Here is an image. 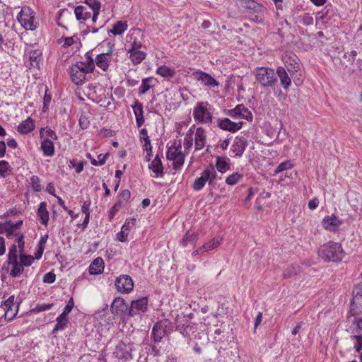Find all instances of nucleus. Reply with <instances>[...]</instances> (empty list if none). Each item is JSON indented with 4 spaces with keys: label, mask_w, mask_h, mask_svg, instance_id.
<instances>
[{
    "label": "nucleus",
    "mask_w": 362,
    "mask_h": 362,
    "mask_svg": "<svg viewBox=\"0 0 362 362\" xmlns=\"http://www.w3.org/2000/svg\"><path fill=\"white\" fill-rule=\"evenodd\" d=\"M35 12L29 6H23L17 16L18 21L21 19L34 18Z\"/></svg>",
    "instance_id": "36"
},
{
    "label": "nucleus",
    "mask_w": 362,
    "mask_h": 362,
    "mask_svg": "<svg viewBox=\"0 0 362 362\" xmlns=\"http://www.w3.org/2000/svg\"><path fill=\"white\" fill-rule=\"evenodd\" d=\"M247 139L243 136H236L230 147V151L233 153L232 156L240 157L243 154L247 146Z\"/></svg>",
    "instance_id": "13"
},
{
    "label": "nucleus",
    "mask_w": 362,
    "mask_h": 362,
    "mask_svg": "<svg viewBox=\"0 0 362 362\" xmlns=\"http://www.w3.org/2000/svg\"><path fill=\"white\" fill-rule=\"evenodd\" d=\"M243 125L241 121L233 122L227 117L218 118L217 119V126L222 130L235 133L239 131Z\"/></svg>",
    "instance_id": "9"
},
{
    "label": "nucleus",
    "mask_w": 362,
    "mask_h": 362,
    "mask_svg": "<svg viewBox=\"0 0 362 362\" xmlns=\"http://www.w3.org/2000/svg\"><path fill=\"white\" fill-rule=\"evenodd\" d=\"M104 270V261L101 257L95 259L89 266V273L96 275L103 273Z\"/></svg>",
    "instance_id": "23"
},
{
    "label": "nucleus",
    "mask_w": 362,
    "mask_h": 362,
    "mask_svg": "<svg viewBox=\"0 0 362 362\" xmlns=\"http://www.w3.org/2000/svg\"><path fill=\"white\" fill-rule=\"evenodd\" d=\"M132 107L136 117L137 126L141 127L144 122L143 117L142 104L139 102H136L135 104L132 106Z\"/></svg>",
    "instance_id": "28"
},
{
    "label": "nucleus",
    "mask_w": 362,
    "mask_h": 362,
    "mask_svg": "<svg viewBox=\"0 0 362 362\" xmlns=\"http://www.w3.org/2000/svg\"><path fill=\"white\" fill-rule=\"evenodd\" d=\"M34 262V258L31 255H27L21 252L20 254V263L23 267H29Z\"/></svg>",
    "instance_id": "53"
},
{
    "label": "nucleus",
    "mask_w": 362,
    "mask_h": 362,
    "mask_svg": "<svg viewBox=\"0 0 362 362\" xmlns=\"http://www.w3.org/2000/svg\"><path fill=\"white\" fill-rule=\"evenodd\" d=\"M240 6L247 10V13L252 10L254 11L257 8H259L260 4L254 0H239Z\"/></svg>",
    "instance_id": "39"
},
{
    "label": "nucleus",
    "mask_w": 362,
    "mask_h": 362,
    "mask_svg": "<svg viewBox=\"0 0 362 362\" xmlns=\"http://www.w3.org/2000/svg\"><path fill=\"white\" fill-rule=\"evenodd\" d=\"M41 148L46 156H52L54 153L53 141L49 139H45L41 144Z\"/></svg>",
    "instance_id": "27"
},
{
    "label": "nucleus",
    "mask_w": 362,
    "mask_h": 362,
    "mask_svg": "<svg viewBox=\"0 0 362 362\" xmlns=\"http://www.w3.org/2000/svg\"><path fill=\"white\" fill-rule=\"evenodd\" d=\"M35 129V124L33 119L28 117L22 122L17 127V130L22 134H26L31 132Z\"/></svg>",
    "instance_id": "24"
},
{
    "label": "nucleus",
    "mask_w": 362,
    "mask_h": 362,
    "mask_svg": "<svg viewBox=\"0 0 362 362\" xmlns=\"http://www.w3.org/2000/svg\"><path fill=\"white\" fill-rule=\"evenodd\" d=\"M115 284L117 290L122 293H129L134 287L133 281L128 275H121L117 277Z\"/></svg>",
    "instance_id": "11"
},
{
    "label": "nucleus",
    "mask_w": 362,
    "mask_h": 362,
    "mask_svg": "<svg viewBox=\"0 0 362 362\" xmlns=\"http://www.w3.org/2000/svg\"><path fill=\"white\" fill-rule=\"evenodd\" d=\"M350 339L354 343V348L357 353H361L362 351V334H354L350 336Z\"/></svg>",
    "instance_id": "37"
},
{
    "label": "nucleus",
    "mask_w": 362,
    "mask_h": 362,
    "mask_svg": "<svg viewBox=\"0 0 362 362\" xmlns=\"http://www.w3.org/2000/svg\"><path fill=\"white\" fill-rule=\"evenodd\" d=\"M40 134L41 137H44L45 136L49 137V139L52 141L57 139L56 133L49 128H42L40 131Z\"/></svg>",
    "instance_id": "54"
},
{
    "label": "nucleus",
    "mask_w": 362,
    "mask_h": 362,
    "mask_svg": "<svg viewBox=\"0 0 362 362\" xmlns=\"http://www.w3.org/2000/svg\"><path fill=\"white\" fill-rule=\"evenodd\" d=\"M175 75V70L172 66H160V76L165 78L166 80L170 81Z\"/></svg>",
    "instance_id": "31"
},
{
    "label": "nucleus",
    "mask_w": 362,
    "mask_h": 362,
    "mask_svg": "<svg viewBox=\"0 0 362 362\" xmlns=\"http://www.w3.org/2000/svg\"><path fill=\"white\" fill-rule=\"evenodd\" d=\"M215 169L216 172L225 173L230 169V160L227 157L217 156L216 159Z\"/></svg>",
    "instance_id": "22"
},
{
    "label": "nucleus",
    "mask_w": 362,
    "mask_h": 362,
    "mask_svg": "<svg viewBox=\"0 0 362 362\" xmlns=\"http://www.w3.org/2000/svg\"><path fill=\"white\" fill-rule=\"evenodd\" d=\"M293 167V164L291 160H286L284 162H281L274 170V174L276 175L279 173L285 171L286 170L291 169Z\"/></svg>",
    "instance_id": "46"
},
{
    "label": "nucleus",
    "mask_w": 362,
    "mask_h": 362,
    "mask_svg": "<svg viewBox=\"0 0 362 362\" xmlns=\"http://www.w3.org/2000/svg\"><path fill=\"white\" fill-rule=\"evenodd\" d=\"M144 149L146 151V156L145 157V160L147 162H149L151 160V157L152 156V146L151 145L149 137L144 138Z\"/></svg>",
    "instance_id": "51"
},
{
    "label": "nucleus",
    "mask_w": 362,
    "mask_h": 362,
    "mask_svg": "<svg viewBox=\"0 0 362 362\" xmlns=\"http://www.w3.org/2000/svg\"><path fill=\"white\" fill-rule=\"evenodd\" d=\"M112 50L110 49L106 53H101L97 55L95 59V64L103 71L107 70L109 62L111 58Z\"/></svg>",
    "instance_id": "18"
},
{
    "label": "nucleus",
    "mask_w": 362,
    "mask_h": 362,
    "mask_svg": "<svg viewBox=\"0 0 362 362\" xmlns=\"http://www.w3.org/2000/svg\"><path fill=\"white\" fill-rule=\"evenodd\" d=\"M221 241H222V238L214 237L212 239L209 240V241L206 242L202 245V250H204V251L205 252L212 250L218 247L221 245Z\"/></svg>",
    "instance_id": "29"
},
{
    "label": "nucleus",
    "mask_w": 362,
    "mask_h": 362,
    "mask_svg": "<svg viewBox=\"0 0 362 362\" xmlns=\"http://www.w3.org/2000/svg\"><path fill=\"white\" fill-rule=\"evenodd\" d=\"M194 78L201 83L204 86L211 89L218 86V82L210 74L197 71L193 73Z\"/></svg>",
    "instance_id": "10"
},
{
    "label": "nucleus",
    "mask_w": 362,
    "mask_h": 362,
    "mask_svg": "<svg viewBox=\"0 0 362 362\" xmlns=\"http://www.w3.org/2000/svg\"><path fill=\"white\" fill-rule=\"evenodd\" d=\"M264 132L265 134L270 138L274 139L277 136L279 133L276 132V129L273 128L270 124H267L264 125Z\"/></svg>",
    "instance_id": "57"
},
{
    "label": "nucleus",
    "mask_w": 362,
    "mask_h": 362,
    "mask_svg": "<svg viewBox=\"0 0 362 362\" xmlns=\"http://www.w3.org/2000/svg\"><path fill=\"white\" fill-rule=\"evenodd\" d=\"M300 271V268L296 264L288 265L283 272V277L284 279H288L298 274Z\"/></svg>",
    "instance_id": "30"
},
{
    "label": "nucleus",
    "mask_w": 362,
    "mask_h": 362,
    "mask_svg": "<svg viewBox=\"0 0 362 362\" xmlns=\"http://www.w3.org/2000/svg\"><path fill=\"white\" fill-rule=\"evenodd\" d=\"M349 315H362V284H357L353 291Z\"/></svg>",
    "instance_id": "7"
},
{
    "label": "nucleus",
    "mask_w": 362,
    "mask_h": 362,
    "mask_svg": "<svg viewBox=\"0 0 362 362\" xmlns=\"http://www.w3.org/2000/svg\"><path fill=\"white\" fill-rule=\"evenodd\" d=\"M12 171V168L9 163L6 160H0V175L5 177L9 175Z\"/></svg>",
    "instance_id": "48"
},
{
    "label": "nucleus",
    "mask_w": 362,
    "mask_h": 362,
    "mask_svg": "<svg viewBox=\"0 0 362 362\" xmlns=\"http://www.w3.org/2000/svg\"><path fill=\"white\" fill-rule=\"evenodd\" d=\"M361 315H349L347 313V319L353 317L351 325L346 329L351 334H361L362 332V317Z\"/></svg>",
    "instance_id": "15"
},
{
    "label": "nucleus",
    "mask_w": 362,
    "mask_h": 362,
    "mask_svg": "<svg viewBox=\"0 0 362 362\" xmlns=\"http://www.w3.org/2000/svg\"><path fill=\"white\" fill-rule=\"evenodd\" d=\"M153 81H156V79H153V78H146L143 79L142 84L140 87V93L141 94L146 93L150 88L153 86L152 83Z\"/></svg>",
    "instance_id": "50"
},
{
    "label": "nucleus",
    "mask_w": 362,
    "mask_h": 362,
    "mask_svg": "<svg viewBox=\"0 0 362 362\" xmlns=\"http://www.w3.org/2000/svg\"><path fill=\"white\" fill-rule=\"evenodd\" d=\"M318 255L326 262H340L344 257L345 252L340 243L329 241L319 248Z\"/></svg>",
    "instance_id": "2"
},
{
    "label": "nucleus",
    "mask_w": 362,
    "mask_h": 362,
    "mask_svg": "<svg viewBox=\"0 0 362 362\" xmlns=\"http://www.w3.org/2000/svg\"><path fill=\"white\" fill-rule=\"evenodd\" d=\"M34 18L21 19L19 23L26 30H35L37 28V23H34Z\"/></svg>",
    "instance_id": "49"
},
{
    "label": "nucleus",
    "mask_w": 362,
    "mask_h": 362,
    "mask_svg": "<svg viewBox=\"0 0 362 362\" xmlns=\"http://www.w3.org/2000/svg\"><path fill=\"white\" fill-rule=\"evenodd\" d=\"M30 184H31L33 189L35 192H40L42 189L41 185L40 184V178L37 176L33 175L30 177Z\"/></svg>",
    "instance_id": "58"
},
{
    "label": "nucleus",
    "mask_w": 362,
    "mask_h": 362,
    "mask_svg": "<svg viewBox=\"0 0 362 362\" xmlns=\"http://www.w3.org/2000/svg\"><path fill=\"white\" fill-rule=\"evenodd\" d=\"M112 309L115 310L116 312H125L128 310V305L123 298H116L112 304Z\"/></svg>",
    "instance_id": "33"
},
{
    "label": "nucleus",
    "mask_w": 362,
    "mask_h": 362,
    "mask_svg": "<svg viewBox=\"0 0 362 362\" xmlns=\"http://www.w3.org/2000/svg\"><path fill=\"white\" fill-rule=\"evenodd\" d=\"M5 233L8 238H13V237H17L20 234V233L17 232L15 228H13L10 226H8L7 230L6 231Z\"/></svg>",
    "instance_id": "64"
},
{
    "label": "nucleus",
    "mask_w": 362,
    "mask_h": 362,
    "mask_svg": "<svg viewBox=\"0 0 362 362\" xmlns=\"http://www.w3.org/2000/svg\"><path fill=\"white\" fill-rule=\"evenodd\" d=\"M276 74L278 75L281 84L285 90L288 89L291 84V80L284 67L277 68Z\"/></svg>",
    "instance_id": "21"
},
{
    "label": "nucleus",
    "mask_w": 362,
    "mask_h": 362,
    "mask_svg": "<svg viewBox=\"0 0 362 362\" xmlns=\"http://www.w3.org/2000/svg\"><path fill=\"white\" fill-rule=\"evenodd\" d=\"M194 129L195 125H192L185 134L183 139V147L185 153H188L193 146L194 141Z\"/></svg>",
    "instance_id": "17"
},
{
    "label": "nucleus",
    "mask_w": 362,
    "mask_h": 362,
    "mask_svg": "<svg viewBox=\"0 0 362 362\" xmlns=\"http://www.w3.org/2000/svg\"><path fill=\"white\" fill-rule=\"evenodd\" d=\"M238 109L236 107L233 109L228 110L225 112L226 115L234 119H240V117L239 116V114L238 112Z\"/></svg>",
    "instance_id": "63"
},
{
    "label": "nucleus",
    "mask_w": 362,
    "mask_h": 362,
    "mask_svg": "<svg viewBox=\"0 0 362 362\" xmlns=\"http://www.w3.org/2000/svg\"><path fill=\"white\" fill-rule=\"evenodd\" d=\"M243 175L238 172H235L229 175H228L226 178V183L230 186L235 185L242 178Z\"/></svg>",
    "instance_id": "40"
},
{
    "label": "nucleus",
    "mask_w": 362,
    "mask_h": 362,
    "mask_svg": "<svg viewBox=\"0 0 362 362\" xmlns=\"http://www.w3.org/2000/svg\"><path fill=\"white\" fill-rule=\"evenodd\" d=\"M88 66L85 62H78L69 68V75L72 82L76 85H82L88 73Z\"/></svg>",
    "instance_id": "6"
},
{
    "label": "nucleus",
    "mask_w": 362,
    "mask_h": 362,
    "mask_svg": "<svg viewBox=\"0 0 362 362\" xmlns=\"http://www.w3.org/2000/svg\"><path fill=\"white\" fill-rule=\"evenodd\" d=\"M10 264L13 266L10 275L15 278L20 276L24 270L23 266L18 261L11 263Z\"/></svg>",
    "instance_id": "44"
},
{
    "label": "nucleus",
    "mask_w": 362,
    "mask_h": 362,
    "mask_svg": "<svg viewBox=\"0 0 362 362\" xmlns=\"http://www.w3.org/2000/svg\"><path fill=\"white\" fill-rule=\"evenodd\" d=\"M236 108L238 110V112L240 119H245L247 121L252 120V114L247 107H245L243 105H238Z\"/></svg>",
    "instance_id": "34"
},
{
    "label": "nucleus",
    "mask_w": 362,
    "mask_h": 362,
    "mask_svg": "<svg viewBox=\"0 0 362 362\" xmlns=\"http://www.w3.org/2000/svg\"><path fill=\"white\" fill-rule=\"evenodd\" d=\"M86 8L83 6H78L74 9V13L78 21H86L91 16L90 12L85 11Z\"/></svg>",
    "instance_id": "32"
},
{
    "label": "nucleus",
    "mask_w": 362,
    "mask_h": 362,
    "mask_svg": "<svg viewBox=\"0 0 362 362\" xmlns=\"http://www.w3.org/2000/svg\"><path fill=\"white\" fill-rule=\"evenodd\" d=\"M344 223V221L335 214L326 216L322 221V227L329 232H338L339 227Z\"/></svg>",
    "instance_id": "8"
},
{
    "label": "nucleus",
    "mask_w": 362,
    "mask_h": 362,
    "mask_svg": "<svg viewBox=\"0 0 362 362\" xmlns=\"http://www.w3.org/2000/svg\"><path fill=\"white\" fill-rule=\"evenodd\" d=\"M131 197V192L128 189H124L119 194L118 200L117 202H120V204L123 206L124 204L127 203L129 198Z\"/></svg>",
    "instance_id": "52"
},
{
    "label": "nucleus",
    "mask_w": 362,
    "mask_h": 362,
    "mask_svg": "<svg viewBox=\"0 0 362 362\" xmlns=\"http://www.w3.org/2000/svg\"><path fill=\"white\" fill-rule=\"evenodd\" d=\"M148 300L146 298H141L136 300H132L131 307L129 308V315L134 316L139 312H144L146 308Z\"/></svg>",
    "instance_id": "16"
},
{
    "label": "nucleus",
    "mask_w": 362,
    "mask_h": 362,
    "mask_svg": "<svg viewBox=\"0 0 362 362\" xmlns=\"http://www.w3.org/2000/svg\"><path fill=\"white\" fill-rule=\"evenodd\" d=\"M264 13L265 8L260 5L259 8H257V9L254 11H251L248 12V16L250 21L255 22L257 23H263L264 21Z\"/></svg>",
    "instance_id": "19"
},
{
    "label": "nucleus",
    "mask_w": 362,
    "mask_h": 362,
    "mask_svg": "<svg viewBox=\"0 0 362 362\" xmlns=\"http://www.w3.org/2000/svg\"><path fill=\"white\" fill-rule=\"evenodd\" d=\"M166 158L171 163L173 169L182 167L185 160V152L182 151L181 139L170 140L167 144Z\"/></svg>",
    "instance_id": "1"
},
{
    "label": "nucleus",
    "mask_w": 362,
    "mask_h": 362,
    "mask_svg": "<svg viewBox=\"0 0 362 362\" xmlns=\"http://www.w3.org/2000/svg\"><path fill=\"white\" fill-rule=\"evenodd\" d=\"M127 29V24L126 22L118 21L115 23L112 28V29L110 30L108 32L112 33L115 35H121Z\"/></svg>",
    "instance_id": "38"
},
{
    "label": "nucleus",
    "mask_w": 362,
    "mask_h": 362,
    "mask_svg": "<svg viewBox=\"0 0 362 362\" xmlns=\"http://www.w3.org/2000/svg\"><path fill=\"white\" fill-rule=\"evenodd\" d=\"M86 4L91 8L93 11L100 9V2L98 0H86Z\"/></svg>",
    "instance_id": "61"
},
{
    "label": "nucleus",
    "mask_w": 362,
    "mask_h": 362,
    "mask_svg": "<svg viewBox=\"0 0 362 362\" xmlns=\"http://www.w3.org/2000/svg\"><path fill=\"white\" fill-rule=\"evenodd\" d=\"M128 52L129 53V59H131L134 64H140L145 59L146 57V54L141 50Z\"/></svg>",
    "instance_id": "35"
},
{
    "label": "nucleus",
    "mask_w": 362,
    "mask_h": 362,
    "mask_svg": "<svg viewBox=\"0 0 362 362\" xmlns=\"http://www.w3.org/2000/svg\"><path fill=\"white\" fill-rule=\"evenodd\" d=\"M194 138L195 151L202 150L205 146L206 141V134L205 129L202 127H195Z\"/></svg>",
    "instance_id": "14"
},
{
    "label": "nucleus",
    "mask_w": 362,
    "mask_h": 362,
    "mask_svg": "<svg viewBox=\"0 0 362 362\" xmlns=\"http://www.w3.org/2000/svg\"><path fill=\"white\" fill-rule=\"evenodd\" d=\"M55 280H56V275L52 272H49L48 273H46L44 275V277H43L44 283L52 284V283H54L55 281Z\"/></svg>",
    "instance_id": "62"
},
{
    "label": "nucleus",
    "mask_w": 362,
    "mask_h": 362,
    "mask_svg": "<svg viewBox=\"0 0 362 362\" xmlns=\"http://www.w3.org/2000/svg\"><path fill=\"white\" fill-rule=\"evenodd\" d=\"M53 306V303H42V304H37L35 308L33 309V310L36 313H40L42 311L47 310L50 309Z\"/></svg>",
    "instance_id": "60"
},
{
    "label": "nucleus",
    "mask_w": 362,
    "mask_h": 362,
    "mask_svg": "<svg viewBox=\"0 0 362 362\" xmlns=\"http://www.w3.org/2000/svg\"><path fill=\"white\" fill-rule=\"evenodd\" d=\"M6 319L12 320L18 312L17 306L14 305V296H10L1 305Z\"/></svg>",
    "instance_id": "12"
},
{
    "label": "nucleus",
    "mask_w": 362,
    "mask_h": 362,
    "mask_svg": "<svg viewBox=\"0 0 362 362\" xmlns=\"http://www.w3.org/2000/svg\"><path fill=\"white\" fill-rule=\"evenodd\" d=\"M86 156H87V158L90 159V163L93 165L98 166V165H103L105 164L106 159L108 157V154L106 153L105 155H103V154L98 155V160H94V158H93L91 156L90 153H87Z\"/></svg>",
    "instance_id": "45"
},
{
    "label": "nucleus",
    "mask_w": 362,
    "mask_h": 362,
    "mask_svg": "<svg viewBox=\"0 0 362 362\" xmlns=\"http://www.w3.org/2000/svg\"><path fill=\"white\" fill-rule=\"evenodd\" d=\"M37 216L40 218L41 223L47 226L49 221V212L47 209V204L45 202H42L40 204L38 210H37Z\"/></svg>",
    "instance_id": "26"
},
{
    "label": "nucleus",
    "mask_w": 362,
    "mask_h": 362,
    "mask_svg": "<svg viewBox=\"0 0 362 362\" xmlns=\"http://www.w3.org/2000/svg\"><path fill=\"white\" fill-rule=\"evenodd\" d=\"M29 59L31 66L39 69L42 60V51L39 49L29 52Z\"/></svg>",
    "instance_id": "25"
},
{
    "label": "nucleus",
    "mask_w": 362,
    "mask_h": 362,
    "mask_svg": "<svg viewBox=\"0 0 362 362\" xmlns=\"http://www.w3.org/2000/svg\"><path fill=\"white\" fill-rule=\"evenodd\" d=\"M148 168L154 173V177H158V153L156 154L154 159L148 165Z\"/></svg>",
    "instance_id": "56"
},
{
    "label": "nucleus",
    "mask_w": 362,
    "mask_h": 362,
    "mask_svg": "<svg viewBox=\"0 0 362 362\" xmlns=\"http://www.w3.org/2000/svg\"><path fill=\"white\" fill-rule=\"evenodd\" d=\"M217 176L218 174L214 165H209L201 173L200 176L194 180L192 187L196 192L200 191L206 183L209 185H213L216 182Z\"/></svg>",
    "instance_id": "4"
},
{
    "label": "nucleus",
    "mask_w": 362,
    "mask_h": 362,
    "mask_svg": "<svg viewBox=\"0 0 362 362\" xmlns=\"http://www.w3.org/2000/svg\"><path fill=\"white\" fill-rule=\"evenodd\" d=\"M197 236L194 233L188 231L185 233V236L181 240V245L183 247H186L188 245V243H191L192 245H193V246H194L197 243Z\"/></svg>",
    "instance_id": "42"
},
{
    "label": "nucleus",
    "mask_w": 362,
    "mask_h": 362,
    "mask_svg": "<svg viewBox=\"0 0 362 362\" xmlns=\"http://www.w3.org/2000/svg\"><path fill=\"white\" fill-rule=\"evenodd\" d=\"M214 110L207 101L198 102L193 109V118L197 123L211 124L213 122Z\"/></svg>",
    "instance_id": "3"
},
{
    "label": "nucleus",
    "mask_w": 362,
    "mask_h": 362,
    "mask_svg": "<svg viewBox=\"0 0 362 362\" xmlns=\"http://www.w3.org/2000/svg\"><path fill=\"white\" fill-rule=\"evenodd\" d=\"M298 21L302 25L308 26L313 24L314 19L308 13H304L298 17Z\"/></svg>",
    "instance_id": "55"
},
{
    "label": "nucleus",
    "mask_w": 362,
    "mask_h": 362,
    "mask_svg": "<svg viewBox=\"0 0 362 362\" xmlns=\"http://www.w3.org/2000/svg\"><path fill=\"white\" fill-rule=\"evenodd\" d=\"M256 79L263 87H272L277 81L274 70L264 66L256 69Z\"/></svg>",
    "instance_id": "5"
},
{
    "label": "nucleus",
    "mask_w": 362,
    "mask_h": 362,
    "mask_svg": "<svg viewBox=\"0 0 362 362\" xmlns=\"http://www.w3.org/2000/svg\"><path fill=\"white\" fill-rule=\"evenodd\" d=\"M120 202H117L110 209L109 211V220L111 221L115 216V214L119 211V209L122 207L120 204Z\"/></svg>",
    "instance_id": "59"
},
{
    "label": "nucleus",
    "mask_w": 362,
    "mask_h": 362,
    "mask_svg": "<svg viewBox=\"0 0 362 362\" xmlns=\"http://www.w3.org/2000/svg\"><path fill=\"white\" fill-rule=\"evenodd\" d=\"M282 60L287 69L288 71L292 75L293 73L297 72L299 69V64L295 57L291 56L285 55L283 57Z\"/></svg>",
    "instance_id": "20"
},
{
    "label": "nucleus",
    "mask_w": 362,
    "mask_h": 362,
    "mask_svg": "<svg viewBox=\"0 0 362 362\" xmlns=\"http://www.w3.org/2000/svg\"><path fill=\"white\" fill-rule=\"evenodd\" d=\"M18 261V255H17V246L15 244H13L8 250V264H11L13 262H16Z\"/></svg>",
    "instance_id": "47"
},
{
    "label": "nucleus",
    "mask_w": 362,
    "mask_h": 362,
    "mask_svg": "<svg viewBox=\"0 0 362 362\" xmlns=\"http://www.w3.org/2000/svg\"><path fill=\"white\" fill-rule=\"evenodd\" d=\"M68 323V318H64L61 316H58L57 318V324L55 325L52 333L56 334L59 330H64Z\"/></svg>",
    "instance_id": "43"
},
{
    "label": "nucleus",
    "mask_w": 362,
    "mask_h": 362,
    "mask_svg": "<svg viewBox=\"0 0 362 362\" xmlns=\"http://www.w3.org/2000/svg\"><path fill=\"white\" fill-rule=\"evenodd\" d=\"M161 329L163 335H167L173 330V325L168 319L160 320V330Z\"/></svg>",
    "instance_id": "41"
}]
</instances>
